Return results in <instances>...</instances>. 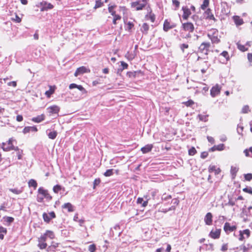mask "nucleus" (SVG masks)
Here are the masks:
<instances>
[{
    "mask_svg": "<svg viewBox=\"0 0 252 252\" xmlns=\"http://www.w3.org/2000/svg\"><path fill=\"white\" fill-rule=\"evenodd\" d=\"M69 88L72 89L74 88H77L80 91L79 94L76 96V98L78 99H80L83 98L87 93V91L81 85H78L75 83H72L69 85Z\"/></svg>",
    "mask_w": 252,
    "mask_h": 252,
    "instance_id": "f257e3e1",
    "label": "nucleus"
},
{
    "mask_svg": "<svg viewBox=\"0 0 252 252\" xmlns=\"http://www.w3.org/2000/svg\"><path fill=\"white\" fill-rule=\"evenodd\" d=\"M14 141L12 138H10L7 141V143H2V149L4 151H9L11 150H15L17 151L18 150V148L17 147H14L12 145V142Z\"/></svg>",
    "mask_w": 252,
    "mask_h": 252,
    "instance_id": "f03ea898",
    "label": "nucleus"
},
{
    "mask_svg": "<svg viewBox=\"0 0 252 252\" xmlns=\"http://www.w3.org/2000/svg\"><path fill=\"white\" fill-rule=\"evenodd\" d=\"M210 46L211 44L210 42H202L199 47L198 51L201 53L207 55Z\"/></svg>",
    "mask_w": 252,
    "mask_h": 252,
    "instance_id": "7ed1b4c3",
    "label": "nucleus"
},
{
    "mask_svg": "<svg viewBox=\"0 0 252 252\" xmlns=\"http://www.w3.org/2000/svg\"><path fill=\"white\" fill-rule=\"evenodd\" d=\"M38 6L41 7V11H47L49 9H52L54 7V6L51 3H48L45 1L40 2Z\"/></svg>",
    "mask_w": 252,
    "mask_h": 252,
    "instance_id": "20e7f679",
    "label": "nucleus"
},
{
    "mask_svg": "<svg viewBox=\"0 0 252 252\" xmlns=\"http://www.w3.org/2000/svg\"><path fill=\"white\" fill-rule=\"evenodd\" d=\"M183 30L189 32H192L194 31V27L191 22L185 23L182 24Z\"/></svg>",
    "mask_w": 252,
    "mask_h": 252,
    "instance_id": "39448f33",
    "label": "nucleus"
},
{
    "mask_svg": "<svg viewBox=\"0 0 252 252\" xmlns=\"http://www.w3.org/2000/svg\"><path fill=\"white\" fill-rule=\"evenodd\" d=\"M237 228L236 225L231 226L229 222H225L224 223L223 226L224 231L227 233L228 234L230 232H233L235 231Z\"/></svg>",
    "mask_w": 252,
    "mask_h": 252,
    "instance_id": "423d86ee",
    "label": "nucleus"
},
{
    "mask_svg": "<svg viewBox=\"0 0 252 252\" xmlns=\"http://www.w3.org/2000/svg\"><path fill=\"white\" fill-rule=\"evenodd\" d=\"M217 32H214L212 34L210 33H208L207 36L211 39L212 43H219L220 42V39L218 38L217 35Z\"/></svg>",
    "mask_w": 252,
    "mask_h": 252,
    "instance_id": "0eeeda50",
    "label": "nucleus"
},
{
    "mask_svg": "<svg viewBox=\"0 0 252 252\" xmlns=\"http://www.w3.org/2000/svg\"><path fill=\"white\" fill-rule=\"evenodd\" d=\"M220 87L218 84L213 87L210 91L211 95L214 97L219 94L220 92Z\"/></svg>",
    "mask_w": 252,
    "mask_h": 252,
    "instance_id": "6e6552de",
    "label": "nucleus"
},
{
    "mask_svg": "<svg viewBox=\"0 0 252 252\" xmlns=\"http://www.w3.org/2000/svg\"><path fill=\"white\" fill-rule=\"evenodd\" d=\"M145 6V3H142L140 0L131 3V7L134 8L136 10H142Z\"/></svg>",
    "mask_w": 252,
    "mask_h": 252,
    "instance_id": "1a4fd4ad",
    "label": "nucleus"
},
{
    "mask_svg": "<svg viewBox=\"0 0 252 252\" xmlns=\"http://www.w3.org/2000/svg\"><path fill=\"white\" fill-rule=\"evenodd\" d=\"M90 69L87 68L85 66H81L78 68L74 73V76L77 77L79 75L82 74L84 73L90 72Z\"/></svg>",
    "mask_w": 252,
    "mask_h": 252,
    "instance_id": "9d476101",
    "label": "nucleus"
},
{
    "mask_svg": "<svg viewBox=\"0 0 252 252\" xmlns=\"http://www.w3.org/2000/svg\"><path fill=\"white\" fill-rule=\"evenodd\" d=\"M176 27V24L173 23L171 24L168 20H165L163 24V30L165 32H167L169 30L172 29Z\"/></svg>",
    "mask_w": 252,
    "mask_h": 252,
    "instance_id": "9b49d317",
    "label": "nucleus"
},
{
    "mask_svg": "<svg viewBox=\"0 0 252 252\" xmlns=\"http://www.w3.org/2000/svg\"><path fill=\"white\" fill-rule=\"evenodd\" d=\"M220 229H217L215 231L212 230L209 234V236L213 239H218L220 238Z\"/></svg>",
    "mask_w": 252,
    "mask_h": 252,
    "instance_id": "f8f14e48",
    "label": "nucleus"
},
{
    "mask_svg": "<svg viewBox=\"0 0 252 252\" xmlns=\"http://www.w3.org/2000/svg\"><path fill=\"white\" fill-rule=\"evenodd\" d=\"M182 10L183 11V18L185 20H187L191 14L190 9L187 7L183 6Z\"/></svg>",
    "mask_w": 252,
    "mask_h": 252,
    "instance_id": "ddd939ff",
    "label": "nucleus"
},
{
    "mask_svg": "<svg viewBox=\"0 0 252 252\" xmlns=\"http://www.w3.org/2000/svg\"><path fill=\"white\" fill-rule=\"evenodd\" d=\"M212 215L211 213H208L206 215L205 218H204V221L206 223V224L210 225L212 223Z\"/></svg>",
    "mask_w": 252,
    "mask_h": 252,
    "instance_id": "4468645a",
    "label": "nucleus"
},
{
    "mask_svg": "<svg viewBox=\"0 0 252 252\" xmlns=\"http://www.w3.org/2000/svg\"><path fill=\"white\" fill-rule=\"evenodd\" d=\"M45 118V116L44 114H42L40 115H38L36 117H33L32 119V121L34 123H39L44 121Z\"/></svg>",
    "mask_w": 252,
    "mask_h": 252,
    "instance_id": "2eb2a0df",
    "label": "nucleus"
},
{
    "mask_svg": "<svg viewBox=\"0 0 252 252\" xmlns=\"http://www.w3.org/2000/svg\"><path fill=\"white\" fill-rule=\"evenodd\" d=\"M47 109L50 114H58L60 111V107L57 105L49 107Z\"/></svg>",
    "mask_w": 252,
    "mask_h": 252,
    "instance_id": "dca6fc26",
    "label": "nucleus"
},
{
    "mask_svg": "<svg viewBox=\"0 0 252 252\" xmlns=\"http://www.w3.org/2000/svg\"><path fill=\"white\" fill-rule=\"evenodd\" d=\"M37 128L36 126H26L23 130V132L24 134L27 133L30 131L36 132L37 131Z\"/></svg>",
    "mask_w": 252,
    "mask_h": 252,
    "instance_id": "f3484780",
    "label": "nucleus"
},
{
    "mask_svg": "<svg viewBox=\"0 0 252 252\" xmlns=\"http://www.w3.org/2000/svg\"><path fill=\"white\" fill-rule=\"evenodd\" d=\"M233 19L237 26H241L244 23L243 20L238 16H234Z\"/></svg>",
    "mask_w": 252,
    "mask_h": 252,
    "instance_id": "a211bd4d",
    "label": "nucleus"
},
{
    "mask_svg": "<svg viewBox=\"0 0 252 252\" xmlns=\"http://www.w3.org/2000/svg\"><path fill=\"white\" fill-rule=\"evenodd\" d=\"M153 147V145L148 144L145 146L144 147L141 148V151L142 152L143 154H146L150 152L152 150Z\"/></svg>",
    "mask_w": 252,
    "mask_h": 252,
    "instance_id": "6ab92c4d",
    "label": "nucleus"
},
{
    "mask_svg": "<svg viewBox=\"0 0 252 252\" xmlns=\"http://www.w3.org/2000/svg\"><path fill=\"white\" fill-rule=\"evenodd\" d=\"M205 16L206 19L213 20L214 21H216V19L214 16V15L212 14L211 10L210 9H208L205 12Z\"/></svg>",
    "mask_w": 252,
    "mask_h": 252,
    "instance_id": "aec40b11",
    "label": "nucleus"
},
{
    "mask_svg": "<svg viewBox=\"0 0 252 252\" xmlns=\"http://www.w3.org/2000/svg\"><path fill=\"white\" fill-rule=\"evenodd\" d=\"M208 171L210 173L214 172L215 174H219L220 172V169L219 168H217L215 165L209 166Z\"/></svg>",
    "mask_w": 252,
    "mask_h": 252,
    "instance_id": "412c9836",
    "label": "nucleus"
},
{
    "mask_svg": "<svg viewBox=\"0 0 252 252\" xmlns=\"http://www.w3.org/2000/svg\"><path fill=\"white\" fill-rule=\"evenodd\" d=\"M49 90L45 92V94L47 97H50L53 94H54L55 90V86H49Z\"/></svg>",
    "mask_w": 252,
    "mask_h": 252,
    "instance_id": "4be33fe9",
    "label": "nucleus"
},
{
    "mask_svg": "<svg viewBox=\"0 0 252 252\" xmlns=\"http://www.w3.org/2000/svg\"><path fill=\"white\" fill-rule=\"evenodd\" d=\"M62 207L63 209H67L68 211L69 212H72L74 211L73 206L70 203H66L64 204Z\"/></svg>",
    "mask_w": 252,
    "mask_h": 252,
    "instance_id": "5701e85b",
    "label": "nucleus"
},
{
    "mask_svg": "<svg viewBox=\"0 0 252 252\" xmlns=\"http://www.w3.org/2000/svg\"><path fill=\"white\" fill-rule=\"evenodd\" d=\"M7 233V229L2 226H0V239L3 240L4 235Z\"/></svg>",
    "mask_w": 252,
    "mask_h": 252,
    "instance_id": "b1692460",
    "label": "nucleus"
},
{
    "mask_svg": "<svg viewBox=\"0 0 252 252\" xmlns=\"http://www.w3.org/2000/svg\"><path fill=\"white\" fill-rule=\"evenodd\" d=\"M238 170L239 168L237 167L232 166L231 167L230 173L233 178H234L236 177V173L238 171Z\"/></svg>",
    "mask_w": 252,
    "mask_h": 252,
    "instance_id": "393cba45",
    "label": "nucleus"
},
{
    "mask_svg": "<svg viewBox=\"0 0 252 252\" xmlns=\"http://www.w3.org/2000/svg\"><path fill=\"white\" fill-rule=\"evenodd\" d=\"M58 245L59 243H56L55 242H52L51 245L47 248V251L48 252L54 251L55 249L58 247Z\"/></svg>",
    "mask_w": 252,
    "mask_h": 252,
    "instance_id": "a878e982",
    "label": "nucleus"
},
{
    "mask_svg": "<svg viewBox=\"0 0 252 252\" xmlns=\"http://www.w3.org/2000/svg\"><path fill=\"white\" fill-rule=\"evenodd\" d=\"M149 29V25L147 23H144L141 27V31L143 33H147Z\"/></svg>",
    "mask_w": 252,
    "mask_h": 252,
    "instance_id": "bb28decb",
    "label": "nucleus"
},
{
    "mask_svg": "<svg viewBox=\"0 0 252 252\" xmlns=\"http://www.w3.org/2000/svg\"><path fill=\"white\" fill-rule=\"evenodd\" d=\"M137 203L138 204H141L142 207H146L148 204V200L144 201L142 198L139 197L137 200Z\"/></svg>",
    "mask_w": 252,
    "mask_h": 252,
    "instance_id": "cd10ccee",
    "label": "nucleus"
},
{
    "mask_svg": "<svg viewBox=\"0 0 252 252\" xmlns=\"http://www.w3.org/2000/svg\"><path fill=\"white\" fill-rule=\"evenodd\" d=\"M57 134H58V133L56 131H53L50 132L48 134V136L49 138H50L51 139H55L57 136Z\"/></svg>",
    "mask_w": 252,
    "mask_h": 252,
    "instance_id": "c85d7f7f",
    "label": "nucleus"
},
{
    "mask_svg": "<svg viewBox=\"0 0 252 252\" xmlns=\"http://www.w3.org/2000/svg\"><path fill=\"white\" fill-rule=\"evenodd\" d=\"M237 46L238 49L242 52L248 50V48L246 47L245 45L241 44L239 42L237 43Z\"/></svg>",
    "mask_w": 252,
    "mask_h": 252,
    "instance_id": "c756f323",
    "label": "nucleus"
},
{
    "mask_svg": "<svg viewBox=\"0 0 252 252\" xmlns=\"http://www.w3.org/2000/svg\"><path fill=\"white\" fill-rule=\"evenodd\" d=\"M48 192L47 190L44 189L42 187H40L38 189V192L39 195H41L42 196L44 197Z\"/></svg>",
    "mask_w": 252,
    "mask_h": 252,
    "instance_id": "7c9ffc66",
    "label": "nucleus"
},
{
    "mask_svg": "<svg viewBox=\"0 0 252 252\" xmlns=\"http://www.w3.org/2000/svg\"><path fill=\"white\" fill-rule=\"evenodd\" d=\"M45 233L47 235V237L51 239H53L55 238L54 233L51 230H46Z\"/></svg>",
    "mask_w": 252,
    "mask_h": 252,
    "instance_id": "2f4dec72",
    "label": "nucleus"
},
{
    "mask_svg": "<svg viewBox=\"0 0 252 252\" xmlns=\"http://www.w3.org/2000/svg\"><path fill=\"white\" fill-rule=\"evenodd\" d=\"M28 184H29V186L30 187H32L34 188V189H36V188L37 187V186L36 181L33 179H31L29 181Z\"/></svg>",
    "mask_w": 252,
    "mask_h": 252,
    "instance_id": "473e14b6",
    "label": "nucleus"
},
{
    "mask_svg": "<svg viewBox=\"0 0 252 252\" xmlns=\"http://www.w3.org/2000/svg\"><path fill=\"white\" fill-rule=\"evenodd\" d=\"M38 247L40 249H44L47 247V245L45 242L40 241V240H38Z\"/></svg>",
    "mask_w": 252,
    "mask_h": 252,
    "instance_id": "72a5a7b5",
    "label": "nucleus"
},
{
    "mask_svg": "<svg viewBox=\"0 0 252 252\" xmlns=\"http://www.w3.org/2000/svg\"><path fill=\"white\" fill-rule=\"evenodd\" d=\"M62 189V187L61 186L57 185L53 187V190L55 193H57L61 190Z\"/></svg>",
    "mask_w": 252,
    "mask_h": 252,
    "instance_id": "f704fd0d",
    "label": "nucleus"
},
{
    "mask_svg": "<svg viewBox=\"0 0 252 252\" xmlns=\"http://www.w3.org/2000/svg\"><path fill=\"white\" fill-rule=\"evenodd\" d=\"M113 169H108L106 171V172L103 174V175L105 177H109L112 176L113 174Z\"/></svg>",
    "mask_w": 252,
    "mask_h": 252,
    "instance_id": "c9c22d12",
    "label": "nucleus"
},
{
    "mask_svg": "<svg viewBox=\"0 0 252 252\" xmlns=\"http://www.w3.org/2000/svg\"><path fill=\"white\" fill-rule=\"evenodd\" d=\"M208 115H203L201 114H199L198 115V117L199 120L201 121L207 122L208 121Z\"/></svg>",
    "mask_w": 252,
    "mask_h": 252,
    "instance_id": "e433bc0d",
    "label": "nucleus"
},
{
    "mask_svg": "<svg viewBox=\"0 0 252 252\" xmlns=\"http://www.w3.org/2000/svg\"><path fill=\"white\" fill-rule=\"evenodd\" d=\"M43 218L44 220L46 222H49L51 220V218H50L48 214L46 213L43 214Z\"/></svg>",
    "mask_w": 252,
    "mask_h": 252,
    "instance_id": "4c0bfd02",
    "label": "nucleus"
},
{
    "mask_svg": "<svg viewBox=\"0 0 252 252\" xmlns=\"http://www.w3.org/2000/svg\"><path fill=\"white\" fill-rule=\"evenodd\" d=\"M209 3V0H204L203 3L201 5V8L203 10H205L207 7L208 6Z\"/></svg>",
    "mask_w": 252,
    "mask_h": 252,
    "instance_id": "58836bf2",
    "label": "nucleus"
},
{
    "mask_svg": "<svg viewBox=\"0 0 252 252\" xmlns=\"http://www.w3.org/2000/svg\"><path fill=\"white\" fill-rule=\"evenodd\" d=\"M245 180L250 181L252 180V174L248 173L244 175Z\"/></svg>",
    "mask_w": 252,
    "mask_h": 252,
    "instance_id": "ea45409f",
    "label": "nucleus"
},
{
    "mask_svg": "<svg viewBox=\"0 0 252 252\" xmlns=\"http://www.w3.org/2000/svg\"><path fill=\"white\" fill-rule=\"evenodd\" d=\"M220 55L224 57L226 59V61H228L229 60V56L227 51H223L220 54Z\"/></svg>",
    "mask_w": 252,
    "mask_h": 252,
    "instance_id": "a19ab883",
    "label": "nucleus"
},
{
    "mask_svg": "<svg viewBox=\"0 0 252 252\" xmlns=\"http://www.w3.org/2000/svg\"><path fill=\"white\" fill-rule=\"evenodd\" d=\"M103 2H101V0H96L95 1V4L94 7V9L100 7L102 6Z\"/></svg>",
    "mask_w": 252,
    "mask_h": 252,
    "instance_id": "79ce46f5",
    "label": "nucleus"
},
{
    "mask_svg": "<svg viewBox=\"0 0 252 252\" xmlns=\"http://www.w3.org/2000/svg\"><path fill=\"white\" fill-rule=\"evenodd\" d=\"M196 153V151L194 147H192L189 150V154L190 156H193Z\"/></svg>",
    "mask_w": 252,
    "mask_h": 252,
    "instance_id": "37998d69",
    "label": "nucleus"
},
{
    "mask_svg": "<svg viewBox=\"0 0 252 252\" xmlns=\"http://www.w3.org/2000/svg\"><path fill=\"white\" fill-rule=\"evenodd\" d=\"M115 7V6H110L108 7V11L110 13H111V15L112 16H114L116 15V12L113 10L114 8Z\"/></svg>",
    "mask_w": 252,
    "mask_h": 252,
    "instance_id": "c03bdc74",
    "label": "nucleus"
},
{
    "mask_svg": "<svg viewBox=\"0 0 252 252\" xmlns=\"http://www.w3.org/2000/svg\"><path fill=\"white\" fill-rule=\"evenodd\" d=\"M88 250L90 252H94L96 250L95 246L94 244L90 245L89 246Z\"/></svg>",
    "mask_w": 252,
    "mask_h": 252,
    "instance_id": "a18cd8bd",
    "label": "nucleus"
},
{
    "mask_svg": "<svg viewBox=\"0 0 252 252\" xmlns=\"http://www.w3.org/2000/svg\"><path fill=\"white\" fill-rule=\"evenodd\" d=\"M114 16V19L113 20V23L115 25L116 24V21L119 20L121 19V17L119 15H115Z\"/></svg>",
    "mask_w": 252,
    "mask_h": 252,
    "instance_id": "49530a36",
    "label": "nucleus"
},
{
    "mask_svg": "<svg viewBox=\"0 0 252 252\" xmlns=\"http://www.w3.org/2000/svg\"><path fill=\"white\" fill-rule=\"evenodd\" d=\"M47 235H46L45 233H44L43 235H41L39 238H38V240H40V241L45 242V241L47 240Z\"/></svg>",
    "mask_w": 252,
    "mask_h": 252,
    "instance_id": "de8ad7c7",
    "label": "nucleus"
},
{
    "mask_svg": "<svg viewBox=\"0 0 252 252\" xmlns=\"http://www.w3.org/2000/svg\"><path fill=\"white\" fill-rule=\"evenodd\" d=\"M172 196L171 195H166L165 193L163 194L161 198L162 200H167L168 199H171Z\"/></svg>",
    "mask_w": 252,
    "mask_h": 252,
    "instance_id": "09e8293b",
    "label": "nucleus"
},
{
    "mask_svg": "<svg viewBox=\"0 0 252 252\" xmlns=\"http://www.w3.org/2000/svg\"><path fill=\"white\" fill-rule=\"evenodd\" d=\"M189 48V45L187 44H182L180 45V48L183 52H184L185 49H187Z\"/></svg>",
    "mask_w": 252,
    "mask_h": 252,
    "instance_id": "8fccbe9b",
    "label": "nucleus"
},
{
    "mask_svg": "<svg viewBox=\"0 0 252 252\" xmlns=\"http://www.w3.org/2000/svg\"><path fill=\"white\" fill-rule=\"evenodd\" d=\"M100 183V179H95L94 181V189L95 188V187L99 185Z\"/></svg>",
    "mask_w": 252,
    "mask_h": 252,
    "instance_id": "3c124183",
    "label": "nucleus"
},
{
    "mask_svg": "<svg viewBox=\"0 0 252 252\" xmlns=\"http://www.w3.org/2000/svg\"><path fill=\"white\" fill-rule=\"evenodd\" d=\"M249 107L248 105L244 106L242 110L243 113H247L249 111Z\"/></svg>",
    "mask_w": 252,
    "mask_h": 252,
    "instance_id": "603ef678",
    "label": "nucleus"
},
{
    "mask_svg": "<svg viewBox=\"0 0 252 252\" xmlns=\"http://www.w3.org/2000/svg\"><path fill=\"white\" fill-rule=\"evenodd\" d=\"M216 150L218 151H222L224 149V146L223 144H220L219 145H216Z\"/></svg>",
    "mask_w": 252,
    "mask_h": 252,
    "instance_id": "864d4df0",
    "label": "nucleus"
},
{
    "mask_svg": "<svg viewBox=\"0 0 252 252\" xmlns=\"http://www.w3.org/2000/svg\"><path fill=\"white\" fill-rule=\"evenodd\" d=\"M184 104L188 107L191 106L194 104V102L192 100H189L188 101L184 102Z\"/></svg>",
    "mask_w": 252,
    "mask_h": 252,
    "instance_id": "5fc2aeb1",
    "label": "nucleus"
},
{
    "mask_svg": "<svg viewBox=\"0 0 252 252\" xmlns=\"http://www.w3.org/2000/svg\"><path fill=\"white\" fill-rule=\"evenodd\" d=\"M10 190L13 193L16 194H19L21 193L22 192L21 190L15 189H10Z\"/></svg>",
    "mask_w": 252,
    "mask_h": 252,
    "instance_id": "6e6d98bb",
    "label": "nucleus"
},
{
    "mask_svg": "<svg viewBox=\"0 0 252 252\" xmlns=\"http://www.w3.org/2000/svg\"><path fill=\"white\" fill-rule=\"evenodd\" d=\"M243 190L244 192L252 194V189L251 188H246L243 189Z\"/></svg>",
    "mask_w": 252,
    "mask_h": 252,
    "instance_id": "4d7b16f0",
    "label": "nucleus"
},
{
    "mask_svg": "<svg viewBox=\"0 0 252 252\" xmlns=\"http://www.w3.org/2000/svg\"><path fill=\"white\" fill-rule=\"evenodd\" d=\"M136 72H131V71H129V72H128L127 73V75L129 77H135L136 76Z\"/></svg>",
    "mask_w": 252,
    "mask_h": 252,
    "instance_id": "13d9d810",
    "label": "nucleus"
},
{
    "mask_svg": "<svg viewBox=\"0 0 252 252\" xmlns=\"http://www.w3.org/2000/svg\"><path fill=\"white\" fill-rule=\"evenodd\" d=\"M149 19L152 22H154L155 20V15L154 14L150 13L149 16Z\"/></svg>",
    "mask_w": 252,
    "mask_h": 252,
    "instance_id": "bf43d9fd",
    "label": "nucleus"
},
{
    "mask_svg": "<svg viewBox=\"0 0 252 252\" xmlns=\"http://www.w3.org/2000/svg\"><path fill=\"white\" fill-rule=\"evenodd\" d=\"M172 3L175 5L176 8H178L180 5V2L177 0H172Z\"/></svg>",
    "mask_w": 252,
    "mask_h": 252,
    "instance_id": "052dcab7",
    "label": "nucleus"
},
{
    "mask_svg": "<svg viewBox=\"0 0 252 252\" xmlns=\"http://www.w3.org/2000/svg\"><path fill=\"white\" fill-rule=\"evenodd\" d=\"M5 219L6 221L8 222L9 223H10L14 221V218L11 217H6Z\"/></svg>",
    "mask_w": 252,
    "mask_h": 252,
    "instance_id": "680f3d73",
    "label": "nucleus"
},
{
    "mask_svg": "<svg viewBox=\"0 0 252 252\" xmlns=\"http://www.w3.org/2000/svg\"><path fill=\"white\" fill-rule=\"evenodd\" d=\"M242 233L243 234H246L247 235V238L249 237V236L250 235V231L248 229L244 230L243 231H242Z\"/></svg>",
    "mask_w": 252,
    "mask_h": 252,
    "instance_id": "e2e57ef3",
    "label": "nucleus"
},
{
    "mask_svg": "<svg viewBox=\"0 0 252 252\" xmlns=\"http://www.w3.org/2000/svg\"><path fill=\"white\" fill-rule=\"evenodd\" d=\"M8 86H13V87H16L17 86V83L16 81H11L7 83Z\"/></svg>",
    "mask_w": 252,
    "mask_h": 252,
    "instance_id": "0e129e2a",
    "label": "nucleus"
},
{
    "mask_svg": "<svg viewBox=\"0 0 252 252\" xmlns=\"http://www.w3.org/2000/svg\"><path fill=\"white\" fill-rule=\"evenodd\" d=\"M207 139H208V141H209V142L211 143L212 144L214 143V142H215V140H214V138H213V137H211V136H208L207 137Z\"/></svg>",
    "mask_w": 252,
    "mask_h": 252,
    "instance_id": "69168bd1",
    "label": "nucleus"
},
{
    "mask_svg": "<svg viewBox=\"0 0 252 252\" xmlns=\"http://www.w3.org/2000/svg\"><path fill=\"white\" fill-rule=\"evenodd\" d=\"M208 155V154L207 152H202L201 154V158H202L204 159L207 157Z\"/></svg>",
    "mask_w": 252,
    "mask_h": 252,
    "instance_id": "338daca9",
    "label": "nucleus"
},
{
    "mask_svg": "<svg viewBox=\"0 0 252 252\" xmlns=\"http://www.w3.org/2000/svg\"><path fill=\"white\" fill-rule=\"evenodd\" d=\"M228 249V246L227 244H223L221 248V250L223 252L226 251Z\"/></svg>",
    "mask_w": 252,
    "mask_h": 252,
    "instance_id": "774afa93",
    "label": "nucleus"
}]
</instances>
